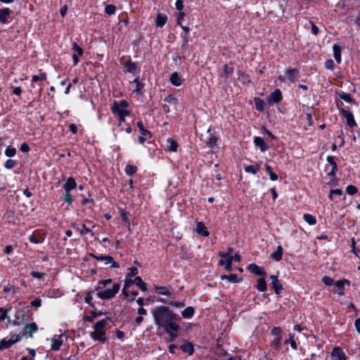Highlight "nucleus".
<instances>
[{
    "label": "nucleus",
    "instance_id": "864d4df0",
    "mask_svg": "<svg viewBox=\"0 0 360 360\" xmlns=\"http://www.w3.org/2000/svg\"><path fill=\"white\" fill-rule=\"evenodd\" d=\"M15 165V162L13 160L8 159L5 162V167L6 169H11L13 168Z\"/></svg>",
    "mask_w": 360,
    "mask_h": 360
},
{
    "label": "nucleus",
    "instance_id": "393cba45",
    "mask_svg": "<svg viewBox=\"0 0 360 360\" xmlns=\"http://www.w3.org/2000/svg\"><path fill=\"white\" fill-rule=\"evenodd\" d=\"M333 56L335 60V61L340 64L341 63V48L337 45L334 44L333 46Z\"/></svg>",
    "mask_w": 360,
    "mask_h": 360
},
{
    "label": "nucleus",
    "instance_id": "f3484780",
    "mask_svg": "<svg viewBox=\"0 0 360 360\" xmlns=\"http://www.w3.org/2000/svg\"><path fill=\"white\" fill-rule=\"evenodd\" d=\"M248 269L251 273L257 276H263L266 274L264 268H262L253 263L249 264Z\"/></svg>",
    "mask_w": 360,
    "mask_h": 360
},
{
    "label": "nucleus",
    "instance_id": "c9c22d12",
    "mask_svg": "<svg viewBox=\"0 0 360 360\" xmlns=\"http://www.w3.org/2000/svg\"><path fill=\"white\" fill-rule=\"evenodd\" d=\"M181 349L186 353H188L189 355H191L194 352V348L192 344L186 343L181 346Z\"/></svg>",
    "mask_w": 360,
    "mask_h": 360
},
{
    "label": "nucleus",
    "instance_id": "13d9d810",
    "mask_svg": "<svg viewBox=\"0 0 360 360\" xmlns=\"http://www.w3.org/2000/svg\"><path fill=\"white\" fill-rule=\"evenodd\" d=\"M92 300H93V295H92V293L91 292H89L86 295V296L84 297V301L86 303L93 306Z\"/></svg>",
    "mask_w": 360,
    "mask_h": 360
},
{
    "label": "nucleus",
    "instance_id": "72a5a7b5",
    "mask_svg": "<svg viewBox=\"0 0 360 360\" xmlns=\"http://www.w3.org/2000/svg\"><path fill=\"white\" fill-rule=\"evenodd\" d=\"M167 148L170 151L176 152L178 148V143L174 140L168 139L167 140Z\"/></svg>",
    "mask_w": 360,
    "mask_h": 360
},
{
    "label": "nucleus",
    "instance_id": "423d86ee",
    "mask_svg": "<svg viewBox=\"0 0 360 360\" xmlns=\"http://www.w3.org/2000/svg\"><path fill=\"white\" fill-rule=\"evenodd\" d=\"M22 336L17 334H11L3 338L0 342V349H8L11 347L13 344L20 341Z\"/></svg>",
    "mask_w": 360,
    "mask_h": 360
},
{
    "label": "nucleus",
    "instance_id": "3c124183",
    "mask_svg": "<svg viewBox=\"0 0 360 360\" xmlns=\"http://www.w3.org/2000/svg\"><path fill=\"white\" fill-rule=\"evenodd\" d=\"M72 49L75 51L74 54H77L78 56H82L84 53L83 49L76 43H74Z\"/></svg>",
    "mask_w": 360,
    "mask_h": 360
},
{
    "label": "nucleus",
    "instance_id": "0eeeda50",
    "mask_svg": "<svg viewBox=\"0 0 360 360\" xmlns=\"http://www.w3.org/2000/svg\"><path fill=\"white\" fill-rule=\"evenodd\" d=\"M300 77V72L295 68H289L286 70L285 75H280L278 79L281 81H285L288 79L289 82L294 83Z\"/></svg>",
    "mask_w": 360,
    "mask_h": 360
},
{
    "label": "nucleus",
    "instance_id": "39448f33",
    "mask_svg": "<svg viewBox=\"0 0 360 360\" xmlns=\"http://www.w3.org/2000/svg\"><path fill=\"white\" fill-rule=\"evenodd\" d=\"M232 248H229L228 252L224 253L220 252L219 255L221 257L219 260V265L224 266L226 270L230 271L232 269Z\"/></svg>",
    "mask_w": 360,
    "mask_h": 360
},
{
    "label": "nucleus",
    "instance_id": "052dcab7",
    "mask_svg": "<svg viewBox=\"0 0 360 360\" xmlns=\"http://www.w3.org/2000/svg\"><path fill=\"white\" fill-rule=\"evenodd\" d=\"M325 67L328 70H333V68H334L333 60L331 59L327 60L325 62Z\"/></svg>",
    "mask_w": 360,
    "mask_h": 360
},
{
    "label": "nucleus",
    "instance_id": "f257e3e1",
    "mask_svg": "<svg viewBox=\"0 0 360 360\" xmlns=\"http://www.w3.org/2000/svg\"><path fill=\"white\" fill-rule=\"evenodd\" d=\"M152 314L155 323L159 327H162L169 335L170 340H174L177 337L179 329V325L176 323L177 320L176 314L165 306L154 308L152 310Z\"/></svg>",
    "mask_w": 360,
    "mask_h": 360
},
{
    "label": "nucleus",
    "instance_id": "bf43d9fd",
    "mask_svg": "<svg viewBox=\"0 0 360 360\" xmlns=\"http://www.w3.org/2000/svg\"><path fill=\"white\" fill-rule=\"evenodd\" d=\"M281 330L280 328L278 327H274L272 330H271V335L274 336V337H281Z\"/></svg>",
    "mask_w": 360,
    "mask_h": 360
},
{
    "label": "nucleus",
    "instance_id": "ddd939ff",
    "mask_svg": "<svg viewBox=\"0 0 360 360\" xmlns=\"http://www.w3.org/2000/svg\"><path fill=\"white\" fill-rule=\"evenodd\" d=\"M282 100V94L280 89H276L274 92L271 94L269 97L268 98V103L270 105L273 103H276L280 102Z\"/></svg>",
    "mask_w": 360,
    "mask_h": 360
},
{
    "label": "nucleus",
    "instance_id": "7ed1b4c3",
    "mask_svg": "<svg viewBox=\"0 0 360 360\" xmlns=\"http://www.w3.org/2000/svg\"><path fill=\"white\" fill-rule=\"evenodd\" d=\"M110 319L106 318L96 322L94 326V330L90 333V337L94 341H98L101 342H105L107 340L106 334L105 331V326L109 322Z\"/></svg>",
    "mask_w": 360,
    "mask_h": 360
},
{
    "label": "nucleus",
    "instance_id": "b1692460",
    "mask_svg": "<svg viewBox=\"0 0 360 360\" xmlns=\"http://www.w3.org/2000/svg\"><path fill=\"white\" fill-rule=\"evenodd\" d=\"M167 17L165 14L158 13L155 19V25L158 27H163L167 22Z\"/></svg>",
    "mask_w": 360,
    "mask_h": 360
},
{
    "label": "nucleus",
    "instance_id": "412c9836",
    "mask_svg": "<svg viewBox=\"0 0 360 360\" xmlns=\"http://www.w3.org/2000/svg\"><path fill=\"white\" fill-rule=\"evenodd\" d=\"M29 240L35 244L41 243L44 240V236L39 233H34L29 236Z\"/></svg>",
    "mask_w": 360,
    "mask_h": 360
},
{
    "label": "nucleus",
    "instance_id": "a878e982",
    "mask_svg": "<svg viewBox=\"0 0 360 360\" xmlns=\"http://www.w3.org/2000/svg\"><path fill=\"white\" fill-rule=\"evenodd\" d=\"M283 256V248L281 245L277 247L275 252H272L270 255V258L278 262L281 260Z\"/></svg>",
    "mask_w": 360,
    "mask_h": 360
},
{
    "label": "nucleus",
    "instance_id": "8fccbe9b",
    "mask_svg": "<svg viewBox=\"0 0 360 360\" xmlns=\"http://www.w3.org/2000/svg\"><path fill=\"white\" fill-rule=\"evenodd\" d=\"M105 12L108 15H112L115 12V6L112 4H108L105 8Z\"/></svg>",
    "mask_w": 360,
    "mask_h": 360
},
{
    "label": "nucleus",
    "instance_id": "c756f323",
    "mask_svg": "<svg viewBox=\"0 0 360 360\" xmlns=\"http://www.w3.org/2000/svg\"><path fill=\"white\" fill-rule=\"evenodd\" d=\"M155 292L158 294L164 295H170L172 290L170 288L165 286H156L155 287Z\"/></svg>",
    "mask_w": 360,
    "mask_h": 360
},
{
    "label": "nucleus",
    "instance_id": "bb28decb",
    "mask_svg": "<svg viewBox=\"0 0 360 360\" xmlns=\"http://www.w3.org/2000/svg\"><path fill=\"white\" fill-rule=\"evenodd\" d=\"M221 280H227L231 283H236L241 281L240 278H238L236 274L222 275L221 276Z\"/></svg>",
    "mask_w": 360,
    "mask_h": 360
},
{
    "label": "nucleus",
    "instance_id": "f704fd0d",
    "mask_svg": "<svg viewBox=\"0 0 360 360\" xmlns=\"http://www.w3.org/2000/svg\"><path fill=\"white\" fill-rule=\"evenodd\" d=\"M259 169H260L259 165L258 164H255L254 165L246 166L244 168V170L247 173H251V174H255L259 172Z\"/></svg>",
    "mask_w": 360,
    "mask_h": 360
},
{
    "label": "nucleus",
    "instance_id": "6e6d98bb",
    "mask_svg": "<svg viewBox=\"0 0 360 360\" xmlns=\"http://www.w3.org/2000/svg\"><path fill=\"white\" fill-rule=\"evenodd\" d=\"M31 306L34 308H38L41 304V300L39 297H37L35 300L31 302Z\"/></svg>",
    "mask_w": 360,
    "mask_h": 360
},
{
    "label": "nucleus",
    "instance_id": "1a4fd4ad",
    "mask_svg": "<svg viewBox=\"0 0 360 360\" xmlns=\"http://www.w3.org/2000/svg\"><path fill=\"white\" fill-rule=\"evenodd\" d=\"M129 271L130 272L126 277L124 288L122 289V293L126 296H128V294L127 293V289L132 283V281H131L130 278L138 274V269L135 267L130 268Z\"/></svg>",
    "mask_w": 360,
    "mask_h": 360
},
{
    "label": "nucleus",
    "instance_id": "a18cd8bd",
    "mask_svg": "<svg viewBox=\"0 0 360 360\" xmlns=\"http://www.w3.org/2000/svg\"><path fill=\"white\" fill-rule=\"evenodd\" d=\"M290 342V346L292 349H297V344L295 342V340L294 339V335L293 334H289V339L288 340H285V343Z\"/></svg>",
    "mask_w": 360,
    "mask_h": 360
},
{
    "label": "nucleus",
    "instance_id": "f03ea898",
    "mask_svg": "<svg viewBox=\"0 0 360 360\" xmlns=\"http://www.w3.org/2000/svg\"><path fill=\"white\" fill-rule=\"evenodd\" d=\"M112 283L111 279L101 280L98 281L95 290L97 291L96 295L103 300L111 299L119 292L120 285L118 283H114L111 288H107Z\"/></svg>",
    "mask_w": 360,
    "mask_h": 360
},
{
    "label": "nucleus",
    "instance_id": "2f4dec72",
    "mask_svg": "<svg viewBox=\"0 0 360 360\" xmlns=\"http://www.w3.org/2000/svg\"><path fill=\"white\" fill-rule=\"evenodd\" d=\"M345 283L349 284V281H347L346 279L340 280L336 282V286L338 288V290H339L338 294L340 295H343L345 294V288H344Z\"/></svg>",
    "mask_w": 360,
    "mask_h": 360
},
{
    "label": "nucleus",
    "instance_id": "69168bd1",
    "mask_svg": "<svg viewBox=\"0 0 360 360\" xmlns=\"http://www.w3.org/2000/svg\"><path fill=\"white\" fill-rule=\"evenodd\" d=\"M217 144V139L215 137H211L207 142V145L209 147H213Z\"/></svg>",
    "mask_w": 360,
    "mask_h": 360
},
{
    "label": "nucleus",
    "instance_id": "6e6552de",
    "mask_svg": "<svg viewBox=\"0 0 360 360\" xmlns=\"http://www.w3.org/2000/svg\"><path fill=\"white\" fill-rule=\"evenodd\" d=\"M64 339H66V337L63 334L55 335L51 338V349L53 351L59 350L63 343Z\"/></svg>",
    "mask_w": 360,
    "mask_h": 360
},
{
    "label": "nucleus",
    "instance_id": "ea45409f",
    "mask_svg": "<svg viewBox=\"0 0 360 360\" xmlns=\"http://www.w3.org/2000/svg\"><path fill=\"white\" fill-rule=\"evenodd\" d=\"M255 108L258 111H263L264 109V102L259 98H255Z\"/></svg>",
    "mask_w": 360,
    "mask_h": 360
},
{
    "label": "nucleus",
    "instance_id": "6ab92c4d",
    "mask_svg": "<svg viewBox=\"0 0 360 360\" xmlns=\"http://www.w3.org/2000/svg\"><path fill=\"white\" fill-rule=\"evenodd\" d=\"M77 187V183L73 177H68L66 182L63 185L65 191L71 192L72 190Z\"/></svg>",
    "mask_w": 360,
    "mask_h": 360
},
{
    "label": "nucleus",
    "instance_id": "0e129e2a",
    "mask_svg": "<svg viewBox=\"0 0 360 360\" xmlns=\"http://www.w3.org/2000/svg\"><path fill=\"white\" fill-rule=\"evenodd\" d=\"M8 311L4 310L2 308H0V321H4L7 319Z\"/></svg>",
    "mask_w": 360,
    "mask_h": 360
},
{
    "label": "nucleus",
    "instance_id": "2eb2a0df",
    "mask_svg": "<svg viewBox=\"0 0 360 360\" xmlns=\"http://www.w3.org/2000/svg\"><path fill=\"white\" fill-rule=\"evenodd\" d=\"M38 328L35 323L27 324L24 328L22 334L21 336L25 335L27 334L29 335L30 337H32V334L37 330Z\"/></svg>",
    "mask_w": 360,
    "mask_h": 360
},
{
    "label": "nucleus",
    "instance_id": "37998d69",
    "mask_svg": "<svg viewBox=\"0 0 360 360\" xmlns=\"http://www.w3.org/2000/svg\"><path fill=\"white\" fill-rule=\"evenodd\" d=\"M136 171H137V168H136V167H135L134 165H128L125 167L126 174L128 175H130V176L135 174L136 172Z\"/></svg>",
    "mask_w": 360,
    "mask_h": 360
},
{
    "label": "nucleus",
    "instance_id": "473e14b6",
    "mask_svg": "<svg viewBox=\"0 0 360 360\" xmlns=\"http://www.w3.org/2000/svg\"><path fill=\"white\" fill-rule=\"evenodd\" d=\"M195 310L192 307H188L181 312V315L184 319H190L194 314Z\"/></svg>",
    "mask_w": 360,
    "mask_h": 360
},
{
    "label": "nucleus",
    "instance_id": "7c9ffc66",
    "mask_svg": "<svg viewBox=\"0 0 360 360\" xmlns=\"http://www.w3.org/2000/svg\"><path fill=\"white\" fill-rule=\"evenodd\" d=\"M134 283L142 291L147 290V285L145 282L143 281L142 278L139 276L135 277L132 283Z\"/></svg>",
    "mask_w": 360,
    "mask_h": 360
},
{
    "label": "nucleus",
    "instance_id": "cd10ccee",
    "mask_svg": "<svg viewBox=\"0 0 360 360\" xmlns=\"http://www.w3.org/2000/svg\"><path fill=\"white\" fill-rule=\"evenodd\" d=\"M233 67L229 66L228 65H224L223 66V72L221 74V77L224 78V79L226 80L233 73Z\"/></svg>",
    "mask_w": 360,
    "mask_h": 360
},
{
    "label": "nucleus",
    "instance_id": "aec40b11",
    "mask_svg": "<svg viewBox=\"0 0 360 360\" xmlns=\"http://www.w3.org/2000/svg\"><path fill=\"white\" fill-rule=\"evenodd\" d=\"M74 228L78 231L82 236L89 233L92 237L94 236V233L91 231V229L87 225L86 223H84L82 224V229H79V226L76 225L74 226Z\"/></svg>",
    "mask_w": 360,
    "mask_h": 360
},
{
    "label": "nucleus",
    "instance_id": "e2e57ef3",
    "mask_svg": "<svg viewBox=\"0 0 360 360\" xmlns=\"http://www.w3.org/2000/svg\"><path fill=\"white\" fill-rule=\"evenodd\" d=\"M31 275L34 278H38V279H41V278H43L44 277L45 274L44 273H40V272H38V271H32L31 273Z\"/></svg>",
    "mask_w": 360,
    "mask_h": 360
},
{
    "label": "nucleus",
    "instance_id": "a19ab883",
    "mask_svg": "<svg viewBox=\"0 0 360 360\" xmlns=\"http://www.w3.org/2000/svg\"><path fill=\"white\" fill-rule=\"evenodd\" d=\"M271 345L276 349H279L281 347V337H274Z\"/></svg>",
    "mask_w": 360,
    "mask_h": 360
},
{
    "label": "nucleus",
    "instance_id": "9d476101",
    "mask_svg": "<svg viewBox=\"0 0 360 360\" xmlns=\"http://www.w3.org/2000/svg\"><path fill=\"white\" fill-rule=\"evenodd\" d=\"M330 359L331 360H347V356L340 347H336L332 350Z\"/></svg>",
    "mask_w": 360,
    "mask_h": 360
},
{
    "label": "nucleus",
    "instance_id": "09e8293b",
    "mask_svg": "<svg viewBox=\"0 0 360 360\" xmlns=\"http://www.w3.org/2000/svg\"><path fill=\"white\" fill-rule=\"evenodd\" d=\"M63 198L68 205H71L72 203V197L70 192L65 191V194L63 196Z\"/></svg>",
    "mask_w": 360,
    "mask_h": 360
},
{
    "label": "nucleus",
    "instance_id": "5701e85b",
    "mask_svg": "<svg viewBox=\"0 0 360 360\" xmlns=\"http://www.w3.org/2000/svg\"><path fill=\"white\" fill-rule=\"evenodd\" d=\"M11 13V11L8 8L0 9V22L3 24L8 22L7 18Z\"/></svg>",
    "mask_w": 360,
    "mask_h": 360
},
{
    "label": "nucleus",
    "instance_id": "338daca9",
    "mask_svg": "<svg viewBox=\"0 0 360 360\" xmlns=\"http://www.w3.org/2000/svg\"><path fill=\"white\" fill-rule=\"evenodd\" d=\"M176 8L180 12L184 8V2L182 0H177L175 4Z\"/></svg>",
    "mask_w": 360,
    "mask_h": 360
},
{
    "label": "nucleus",
    "instance_id": "5fc2aeb1",
    "mask_svg": "<svg viewBox=\"0 0 360 360\" xmlns=\"http://www.w3.org/2000/svg\"><path fill=\"white\" fill-rule=\"evenodd\" d=\"M322 281L326 285H332L333 284V279L329 276H323Z\"/></svg>",
    "mask_w": 360,
    "mask_h": 360
},
{
    "label": "nucleus",
    "instance_id": "4468645a",
    "mask_svg": "<svg viewBox=\"0 0 360 360\" xmlns=\"http://www.w3.org/2000/svg\"><path fill=\"white\" fill-rule=\"evenodd\" d=\"M94 258L98 261L103 262L105 265L111 264V267H119V265L114 261L111 256H94Z\"/></svg>",
    "mask_w": 360,
    "mask_h": 360
},
{
    "label": "nucleus",
    "instance_id": "9b49d317",
    "mask_svg": "<svg viewBox=\"0 0 360 360\" xmlns=\"http://www.w3.org/2000/svg\"><path fill=\"white\" fill-rule=\"evenodd\" d=\"M137 127L139 128V130L141 133V135L139 136V141L141 144H143L147 139L150 138V133L149 131L144 128L141 122H137Z\"/></svg>",
    "mask_w": 360,
    "mask_h": 360
},
{
    "label": "nucleus",
    "instance_id": "c03bdc74",
    "mask_svg": "<svg viewBox=\"0 0 360 360\" xmlns=\"http://www.w3.org/2000/svg\"><path fill=\"white\" fill-rule=\"evenodd\" d=\"M15 153H16V150L13 147L8 146L6 148V149L5 150V155L9 158L13 157L15 155Z\"/></svg>",
    "mask_w": 360,
    "mask_h": 360
},
{
    "label": "nucleus",
    "instance_id": "f8f14e48",
    "mask_svg": "<svg viewBox=\"0 0 360 360\" xmlns=\"http://www.w3.org/2000/svg\"><path fill=\"white\" fill-rule=\"evenodd\" d=\"M340 113L346 119L347 124L349 127L352 128L356 125V122L351 112L345 109H341Z\"/></svg>",
    "mask_w": 360,
    "mask_h": 360
},
{
    "label": "nucleus",
    "instance_id": "774afa93",
    "mask_svg": "<svg viewBox=\"0 0 360 360\" xmlns=\"http://www.w3.org/2000/svg\"><path fill=\"white\" fill-rule=\"evenodd\" d=\"M97 316V314L93 313L91 316H85L84 317V320L86 321L91 322L94 321V319H96Z\"/></svg>",
    "mask_w": 360,
    "mask_h": 360
},
{
    "label": "nucleus",
    "instance_id": "a211bd4d",
    "mask_svg": "<svg viewBox=\"0 0 360 360\" xmlns=\"http://www.w3.org/2000/svg\"><path fill=\"white\" fill-rule=\"evenodd\" d=\"M271 279V284L274 289V291L276 294H279L283 289L282 285L278 280V276L275 275H272L270 276Z\"/></svg>",
    "mask_w": 360,
    "mask_h": 360
},
{
    "label": "nucleus",
    "instance_id": "4c0bfd02",
    "mask_svg": "<svg viewBox=\"0 0 360 360\" xmlns=\"http://www.w3.org/2000/svg\"><path fill=\"white\" fill-rule=\"evenodd\" d=\"M257 288L260 292H264L266 290V283L263 278H260L257 280Z\"/></svg>",
    "mask_w": 360,
    "mask_h": 360
},
{
    "label": "nucleus",
    "instance_id": "603ef678",
    "mask_svg": "<svg viewBox=\"0 0 360 360\" xmlns=\"http://www.w3.org/2000/svg\"><path fill=\"white\" fill-rule=\"evenodd\" d=\"M46 76L45 73H41L38 75H34L32 79V82H36L39 80H44L46 79Z\"/></svg>",
    "mask_w": 360,
    "mask_h": 360
},
{
    "label": "nucleus",
    "instance_id": "c85d7f7f",
    "mask_svg": "<svg viewBox=\"0 0 360 360\" xmlns=\"http://www.w3.org/2000/svg\"><path fill=\"white\" fill-rule=\"evenodd\" d=\"M170 82L173 85L176 86H179L180 85H181L182 83L181 77H179V74L176 72L172 74L170 77Z\"/></svg>",
    "mask_w": 360,
    "mask_h": 360
},
{
    "label": "nucleus",
    "instance_id": "79ce46f5",
    "mask_svg": "<svg viewBox=\"0 0 360 360\" xmlns=\"http://www.w3.org/2000/svg\"><path fill=\"white\" fill-rule=\"evenodd\" d=\"M265 169L266 171L267 172V173L269 174V178L271 181H276L278 179V176L276 174H275L273 171H272V169L271 167L268 165H265Z\"/></svg>",
    "mask_w": 360,
    "mask_h": 360
},
{
    "label": "nucleus",
    "instance_id": "49530a36",
    "mask_svg": "<svg viewBox=\"0 0 360 360\" xmlns=\"http://www.w3.org/2000/svg\"><path fill=\"white\" fill-rule=\"evenodd\" d=\"M61 295V292L57 290H49L47 292V296L49 297H60Z\"/></svg>",
    "mask_w": 360,
    "mask_h": 360
},
{
    "label": "nucleus",
    "instance_id": "e433bc0d",
    "mask_svg": "<svg viewBox=\"0 0 360 360\" xmlns=\"http://www.w3.org/2000/svg\"><path fill=\"white\" fill-rule=\"evenodd\" d=\"M132 84H135L136 85L135 89L133 90V93L141 94L143 85L139 82V78L134 79Z\"/></svg>",
    "mask_w": 360,
    "mask_h": 360
},
{
    "label": "nucleus",
    "instance_id": "dca6fc26",
    "mask_svg": "<svg viewBox=\"0 0 360 360\" xmlns=\"http://www.w3.org/2000/svg\"><path fill=\"white\" fill-rule=\"evenodd\" d=\"M254 143L262 152H265L269 148V146L265 143L264 140L259 136L254 138Z\"/></svg>",
    "mask_w": 360,
    "mask_h": 360
},
{
    "label": "nucleus",
    "instance_id": "4d7b16f0",
    "mask_svg": "<svg viewBox=\"0 0 360 360\" xmlns=\"http://www.w3.org/2000/svg\"><path fill=\"white\" fill-rule=\"evenodd\" d=\"M340 98L348 103H352L353 101V99L351 97L350 94L347 93H343L342 94H341Z\"/></svg>",
    "mask_w": 360,
    "mask_h": 360
},
{
    "label": "nucleus",
    "instance_id": "4be33fe9",
    "mask_svg": "<svg viewBox=\"0 0 360 360\" xmlns=\"http://www.w3.org/2000/svg\"><path fill=\"white\" fill-rule=\"evenodd\" d=\"M195 231L202 236H208L210 233L202 222H198Z\"/></svg>",
    "mask_w": 360,
    "mask_h": 360
},
{
    "label": "nucleus",
    "instance_id": "680f3d73",
    "mask_svg": "<svg viewBox=\"0 0 360 360\" xmlns=\"http://www.w3.org/2000/svg\"><path fill=\"white\" fill-rule=\"evenodd\" d=\"M168 304L177 308L183 307L185 305L184 302L176 301H171Z\"/></svg>",
    "mask_w": 360,
    "mask_h": 360
},
{
    "label": "nucleus",
    "instance_id": "de8ad7c7",
    "mask_svg": "<svg viewBox=\"0 0 360 360\" xmlns=\"http://www.w3.org/2000/svg\"><path fill=\"white\" fill-rule=\"evenodd\" d=\"M357 191H358L357 188L353 185H349L346 187V192L349 195H354V194L356 193Z\"/></svg>",
    "mask_w": 360,
    "mask_h": 360
},
{
    "label": "nucleus",
    "instance_id": "20e7f679",
    "mask_svg": "<svg viewBox=\"0 0 360 360\" xmlns=\"http://www.w3.org/2000/svg\"><path fill=\"white\" fill-rule=\"evenodd\" d=\"M128 107V103L126 101H120L114 102L111 110L113 114L118 116L120 122H124L125 117L129 115V112L126 109Z\"/></svg>",
    "mask_w": 360,
    "mask_h": 360
},
{
    "label": "nucleus",
    "instance_id": "58836bf2",
    "mask_svg": "<svg viewBox=\"0 0 360 360\" xmlns=\"http://www.w3.org/2000/svg\"><path fill=\"white\" fill-rule=\"evenodd\" d=\"M303 219L309 225H314L316 223V218L310 214H304Z\"/></svg>",
    "mask_w": 360,
    "mask_h": 360
}]
</instances>
